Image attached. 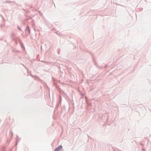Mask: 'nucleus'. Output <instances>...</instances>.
I'll return each instance as SVG.
<instances>
[{
    "label": "nucleus",
    "instance_id": "f257e3e1",
    "mask_svg": "<svg viewBox=\"0 0 151 151\" xmlns=\"http://www.w3.org/2000/svg\"><path fill=\"white\" fill-rule=\"evenodd\" d=\"M62 148V146L61 145L59 147L56 148L54 151H59Z\"/></svg>",
    "mask_w": 151,
    "mask_h": 151
}]
</instances>
